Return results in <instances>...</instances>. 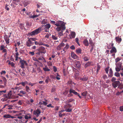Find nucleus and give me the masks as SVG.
<instances>
[{
  "label": "nucleus",
  "mask_w": 123,
  "mask_h": 123,
  "mask_svg": "<svg viewBox=\"0 0 123 123\" xmlns=\"http://www.w3.org/2000/svg\"><path fill=\"white\" fill-rule=\"evenodd\" d=\"M3 117L6 118H15L16 117H15L11 116V115L10 114H5L4 115Z\"/></svg>",
  "instance_id": "nucleus-14"
},
{
  "label": "nucleus",
  "mask_w": 123,
  "mask_h": 123,
  "mask_svg": "<svg viewBox=\"0 0 123 123\" xmlns=\"http://www.w3.org/2000/svg\"><path fill=\"white\" fill-rule=\"evenodd\" d=\"M3 97H4V98H3L2 99L3 101H6L7 100V99H9L8 94H3Z\"/></svg>",
  "instance_id": "nucleus-11"
},
{
  "label": "nucleus",
  "mask_w": 123,
  "mask_h": 123,
  "mask_svg": "<svg viewBox=\"0 0 123 123\" xmlns=\"http://www.w3.org/2000/svg\"><path fill=\"white\" fill-rule=\"evenodd\" d=\"M20 0H13V2L15 4L18 5L20 3Z\"/></svg>",
  "instance_id": "nucleus-22"
},
{
  "label": "nucleus",
  "mask_w": 123,
  "mask_h": 123,
  "mask_svg": "<svg viewBox=\"0 0 123 123\" xmlns=\"http://www.w3.org/2000/svg\"><path fill=\"white\" fill-rule=\"evenodd\" d=\"M65 23L63 21H58L56 22L55 25L57 27L56 29L57 31H64L66 29Z\"/></svg>",
  "instance_id": "nucleus-1"
},
{
  "label": "nucleus",
  "mask_w": 123,
  "mask_h": 123,
  "mask_svg": "<svg viewBox=\"0 0 123 123\" xmlns=\"http://www.w3.org/2000/svg\"><path fill=\"white\" fill-rule=\"evenodd\" d=\"M71 35L72 38H74L75 36V33L74 32H72L71 33Z\"/></svg>",
  "instance_id": "nucleus-35"
},
{
  "label": "nucleus",
  "mask_w": 123,
  "mask_h": 123,
  "mask_svg": "<svg viewBox=\"0 0 123 123\" xmlns=\"http://www.w3.org/2000/svg\"><path fill=\"white\" fill-rule=\"evenodd\" d=\"M71 56L74 59H78L79 58L78 56L74 52L71 53Z\"/></svg>",
  "instance_id": "nucleus-10"
},
{
  "label": "nucleus",
  "mask_w": 123,
  "mask_h": 123,
  "mask_svg": "<svg viewBox=\"0 0 123 123\" xmlns=\"http://www.w3.org/2000/svg\"><path fill=\"white\" fill-rule=\"evenodd\" d=\"M102 77L103 79L105 80L107 77V76L105 74L103 75L102 76Z\"/></svg>",
  "instance_id": "nucleus-56"
},
{
  "label": "nucleus",
  "mask_w": 123,
  "mask_h": 123,
  "mask_svg": "<svg viewBox=\"0 0 123 123\" xmlns=\"http://www.w3.org/2000/svg\"><path fill=\"white\" fill-rule=\"evenodd\" d=\"M114 75L117 77H119L120 76V74L118 72H115L114 74Z\"/></svg>",
  "instance_id": "nucleus-40"
},
{
  "label": "nucleus",
  "mask_w": 123,
  "mask_h": 123,
  "mask_svg": "<svg viewBox=\"0 0 123 123\" xmlns=\"http://www.w3.org/2000/svg\"><path fill=\"white\" fill-rule=\"evenodd\" d=\"M9 38H8V39H7L6 40H5V41H6V44H8L9 43Z\"/></svg>",
  "instance_id": "nucleus-53"
},
{
  "label": "nucleus",
  "mask_w": 123,
  "mask_h": 123,
  "mask_svg": "<svg viewBox=\"0 0 123 123\" xmlns=\"http://www.w3.org/2000/svg\"><path fill=\"white\" fill-rule=\"evenodd\" d=\"M28 82L27 81H25L24 82H21V84L23 86H25V85L28 84Z\"/></svg>",
  "instance_id": "nucleus-28"
},
{
  "label": "nucleus",
  "mask_w": 123,
  "mask_h": 123,
  "mask_svg": "<svg viewBox=\"0 0 123 123\" xmlns=\"http://www.w3.org/2000/svg\"><path fill=\"white\" fill-rule=\"evenodd\" d=\"M63 31H61L59 32L58 33V36L60 37L63 35L62 32Z\"/></svg>",
  "instance_id": "nucleus-29"
},
{
  "label": "nucleus",
  "mask_w": 123,
  "mask_h": 123,
  "mask_svg": "<svg viewBox=\"0 0 123 123\" xmlns=\"http://www.w3.org/2000/svg\"><path fill=\"white\" fill-rule=\"evenodd\" d=\"M43 70L45 71H50V69H49L48 67H45L43 68Z\"/></svg>",
  "instance_id": "nucleus-32"
},
{
  "label": "nucleus",
  "mask_w": 123,
  "mask_h": 123,
  "mask_svg": "<svg viewBox=\"0 0 123 123\" xmlns=\"http://www.w3.org/2000/svg\"><path fill=\"white\" fill-rule=\"evenodd\" d=\"M20 93L23 94H26V92L25 91H20Z\"/></svg>",
  "instance_id": "nucleus-61"
},
{
  "label": "nucleus",
  "mask_w": 123,
  "mask_h": 123,
  "mask_svg": "<svg viewBox=\"0 0 123 123\" xmlns=\"http://www.w3.org/2000/svg\"><path fill=\"white\" fill-rule=\"evenodd\" d=\"M42 54V53L39 51L37 53V56H40L41 57L42 56V55H41Z\"/></svg>",
  "instance_id": "nucleus-48"
},
{
  "label": "nucleus",
  "mask_w": 123,
  "mask_h": 123,
  "mask_svg": "<svg viewBox=\"0 0 123 123\" xmlns=\"http://www.w3.org/2000/svg\"><path fill=\"white\" fill-rule=\"evenodd\" d=\"M115 39L116 41L118 43H120L122 41L121 38L118 37H115Z\"/></svg>",
  "instance_id": "nucleus-19"
},
{
  "label": "nucleus",
  "mask_w": 123,
  "mask_h": 123,
  "mask_svg": "<svg viewBox=\"0 0 123 123\" xmlns=\"http://www.w3.org/2000/svg\"><path fill=\"white\" fill-rule=\"evenodd\" d=\"M29 39L31 41H35L36 40V38H30Z\"/></svg>",
  "instance_id": "nucleus-50"
},
{
  "label": "nucleus",
  "mask_w": 123,
  "mask_h": 123,
  "mask_svg": "<svg viewBox=\"0 0 123 123\" xmlns=\"http://www.w3.org/2000/svg\"><path fill=\"white\" fill-rule=\"evenodd\" d=\"M68 104L66 105L65 107V108L66 107H67L70 108L72 107V105L71 104H69L68 103Z\"/></svg>",
  "instance_id": "nucleus-45"
},
{
  "label": "nucleus",
  "mask_w": 123,
  "mask_h": 123,
  "mask_svg": "<svg viewBox=\"0 0 123 123\" xmlns=\"http://www.w3.org/2000/svg\"><path fill=\"white\" fill-rule=\"evenodd\" d=\"M69 92L70 93H73L75 95L78 94V93L76 92L74 90H73L72 88H70L69 90Z\"/></svg>",
  "instance_id": "nucleus-15"
},
{
  "label": "nucleus",
  "mask_w": 123,
  "mask_h": 123,
  "mask_svg": "<svg viewBox=\"0 0 123 123\" xmlns=\"http://www.w3.org/2000/svg\"><path fill=\"white\" fill-rule=\"evenodd\" d=\"M39 17V15H33L32 16H31L30 18H35L37 17Z\"/></svg>",
  "instance_id": "nucleus-46"
},
{
  "label": "nucleus",
  "mask_w": 123,
  "mask_h": 123,
  "mask_svg": "<svg viewBox=\"0 0 123 123\" xmlns=\"http://www.w3.org/2000/svg\"><path fill=\"white\" fill-rule=\"evenodd\" d=\"M122 63L121 62H119L118 63L115 64L116 67L121 69L122 67Z\"/></svg>",
  "instance_id": "nucleus-17"
},
{
  "label": "nucleus",
  "mask_w": 123,
  "mask_h": 123,
  "mask_svg": "<svg viewBox=\"0 0 123 123\" xmlns=\"http://www.w3.org/2000/svg\"><path fill=\"white\" fill-rule=\"evenodd\" d=\"M19 26L21 29H23V27H24V24L21 23L20 24Z\"/></svg>",
  "instance_id": "nucleus-54"
},
{
  "label": "nucleus",
  "mask_w": 123,
  "mask_h": 123,
  "mask_svg": "<svg viewBox=\"0 0 123 123\" xmlns=\"http://www.w3.org/2000/svg\"><path fill=\"white\" fill-rule=\"evenodd\" d=\"M80 63L79 61H76L75 62V67L78 69L80 67Z\"/></svg>",
  "instance_id": "nucleus-8"
},
{
  "label": "nucleus",
  "mask_w": 123,
  "mask_h": 123,
  "mask_svg": "<svg viewBox=\"0 0 123 123\" xmlns=\"http://www.w3.org/2000/svg\"><path fill=\"white\" fill-rule=\"evenodd\" d=\"M62 49V47L61 46V45H59L58 46L57 48H56V49L57 50H60Z\"/></svg>",
  "instance_id": "nucleus-41"
},
{
  "label": "nucleus",
  "mask_w": 123,
  "mask_h": 123,
  "mask_svg": "<svg viewBox=\"0 0 123 123\" xmlns=\"http://www.w3.org/2000/svg\"><path fill=\"white\" fill-rule=\"evenodd\" d=\"M121 59L118 57L117 58L115 59V62L116 63H117Z\"/></svg>",
  "instance_id": "nucleus-52"
},
{
  "label": "nucleus",
  "mask_w": 123,
  "mask_h": 123,
  "mask_svg": "<svg viewBox=\"0 0 123 123\" xmlns=\"http://www.w3.org/2000/svg\"><path fill=\"white\" fill-rule=\"evenodd\" d=\"M56 76V78L57 80H59L60 79V78L59 77H58V76L60 77V75H59L58 73H57V75Z\"/></svg>",
  "instance_id": "nucleus-55"
},
{
  "label": "nucleus",
  "mask_w": 123,
  "mask_h": 123,
  "mask_svg": "<svg viewBox=\"0 0 123 123\" xmlns=\"http://www.w3.org/2000/svg\"><path fill=\"white\" fill-rule=\"evenodd\" d=\"M52 38L54 39L55 40H56L58 39V37L54 35H52Z\"/></svg>",
  "instance_id": "nucleus-38"
},
{
  "label": "nucleus",
  "mask_w": 123,
  "mask_h": 123,
  "mask_svg": "<svg viewBox=\"0 0 123 123\" xmlns=\"http://www.w3.org/2000/svg\"><path fill=\"white\" fill-rule=\"evenodd\" d=\"M25 119L28 120L29 119L31 118V116H28L27 114L25 116Z\"/></svg>",
  "instance_id": "nucleus-34"
},
{
  "label": "nucleus",
  "mask_w": 123,
  "mask_h": 123,
  "mask_svg": "<svg viewBox=\"0 0 123 123\" xmlns=\"http://www.w3.org/2000/svg\"><path fill=\"white\" fill-rule=\"evenodd\" d=\"M5 48V47L4 45H1L0 47V50H2L4 49Z\"/></svg>",
  "instance_id": "nucleus-39"
},
{
  "label": "nucleus",
  "mask_w": 123,
  "mask_h": 123,
  "mask_svg": "<svg viewBox=\"0 0 123 123\" xmlns=\"http://www.w3.org/2000/svg\"><path fill=\"white\" fill-rule=\"evenodd\" d=\"M44 28L45 29H49L51 27V25L50 24H48L44 25Z\"/></svg>",
  "instance_id": "nucleus-23"
},
{
  "label": "nucleus",
  "mask_w": 123,
  "mask_h": 123,
  "mask_svg": "<svg viewBox=\"0 0 123 123\" xmlns=\"http://www.w3.org/2000/svg\"><path fill=\"white\" fill-rule=\"evenodd\" d=\"M34 43L35 45H41L43 44V43L42 42H38L36 41H35Z\"/></svg>",
  "instance_id": "nucleus-21"
},
{
  "label": "nucleus",
  "mask_w": 123,
  "mask_h": 123,
  "mask_svg": "<svg viewBox=\"0 0 123 123\" xmlns=\"http://www.w3.org/2000/svg\"><path fill=\"white\" fill-rule=\"evenodd\" d=\"M117 52V49L114 47H112L110 50V52L111 53H116Z\"/></svg>",
  "instance_id": "nucleus-18"
},
{
  "label": "nucleus",
  "mask_w": 123,
  "mask_h": 123,
  "mask_svg": "<svg viewBox=\"0 0 123 123\" xmlns=\"http://www.w3.org/2000/svg\"><path fill=\"white\" fill-rule=\"evenodd\" d=\"M72 109H71L68 108L65 110V111L66 112H70L72 111Z\"/></svg>",
  "instance_id": "nucleus-43"
},
{
  "label": "nucleus",
  "mask_w": 123,
  "mask_h": 123,
  "mask_svg": "<svg viewBox=\"0 0 123 123\" xmlns=\"http://www.w3.org/2000/svg\"><path fill=\"white\" fill-rule=\"evenodd\" d=\"M120 84V82L119 81H115L112 83V85L114 88H115Z\"/></svg>",
  "instance_id": "nucleus-7"
},
{
  "label": "nucleus",
  "mask_w": 123,
  "mask_h": 123,
  "mask_svg": "<svg viewBox=\"0 0 123 123\" xmlns=\"http://www.w3.org/2000/svg\"><path fill=\"white\" fill-rule=\"evenodd\" d=\"M6 90H3L0 91V94H1V95L3 94V92L6 93Z\"/></svg>",
  "instance_id": "nucleus-47"
},
{
  "label": "nucleus",
  "mask_w": 123,
  "mask_h": 123,
  "mask_svg": "<svg viewBox=\"0 0 123 123\" xmlns=\"http://www.w3.org/2000/svg\"><path fill=\"white\" fill-rule=\"evenodd\" d=\"M83 59L84 61H87L89 60L90 59V57L87 56H82Z\"/></svg>",
  "instance_id": "nucleus-20"
},
{
  "label": "nucleus",
  "mask_w": 123,
  "mask_h": 123,
  "mask_svg": "<svg viewBox=\"0 0 123 123\" xmlns=\"http://www.w3.org/2000/svg\"><path fill=\"white\" fill-rule=\"evenodd\" d=\"M38 50L39 51L43 54H45L46 52L45 48L42 46L40 47L38 49Z\"/></svg>",
  "instance_id": "nucleus-4"
},
{
  "label": "nucleus",
  "mask_w": 123,
  "mask_h": 123,
  "mask_svg": "<svg viewBox=\"0 0 123 123\" xmlns=\"http://www.w3.org/2000/svg\"><path fill=\"white\" fill-rule=\"evenodd\" d=\"M12 91H10L8 93V97H9V99L13 98V96L12 95Z\"/></svg>",
  "instance_id": "nucleus-13"
},
{
  "label": "nucleus",
  "mask_w": 123,
  "mask_h": 123,
  "mask_svg": "<svg viewBox=\"0 0 123 123\" xmlns=\"http://www.w3.org/2000/svg\"><path fill=\"white\" fill-rule=\"evenodd\" d=\"M118 88L121 89L123 88V85L122 84H119L118 85Z\"/></svg>",
  "instance_id": "nucleus-44"
},
{
  "label": "nucleus",
  "mask_w": 123,
  "mask_h": 123,
  "mask_svg": "<svg viewBox=\"0 0 123 123\" xmlns=\"http://www.w3.org/2000/svg\"><path fill=\"white\" fill-rule=\"evenodd\" d=\"M87 92L86 91H85L83 92L82 93V95L83 96H86V95L87 94Z\"/></svg>",
  "instance_id": "nucleus-36"
},
{
  "label": "nucleus",
  "mask_w": 123,
  "mask_h": 123,
  "mask_svg": "<svg viewBox=\"0 0 123 123\" xmlns=\"http://www.w3.org/2000/svg\"><path fill=\"white\" fill-rule=\"evenodd\" d=\"M97 70L98 71H99L100 69V66L99 64H98L97 66Z\"/></svg>",
  "instance_id": "nucleus-59"
},
{
  "label": "nucleus",
  "mask_w": 123,
  "mask_h": 123,
  "mask_svg": "<svg viewBox=\"0 0 123 123\" xmlns=\"http://www.w3.org/2000/svg\"><path fill=\"white\" fill-rule=\"evenodd\" d=\"M82 50L81 48L78 49L76 50V51L77 53L81 54Z\"/></svg>",
  "instance_id": "nucleus-26"
},
{
  "label": "nucleus",
  "mask_w": 123,
  "mask_h": 123,
  "mask_svg": "<svg viewBox=\"0 0 123 123\" xmlns=\"http://www.w3.org/2000/svg\"><path fill=\"white\" fill-rule=\"evenodd\" d=\"M19 63H20L21 65L20 67L22 68H25L24 64L26 66L28 65V64L27 63L26 61H25L24 60H20Z\"/></svg>",
  "instance_id": "nucleus-3"
},
{
  "label": "nucleus",
  "mask_w": 123,
  "mask_h": 123,
  "mask_svg": "<svg viewBox=\"0 0 123 123\" xmlns=\"http://www.w3.org/2000/svg\"><path fill=\"white\" fill-rule=\"evenodd\" d=\"M69 45L68 44H66V46L63 49V50L65 52L67 50V49L69 48Z\"/></svg>",
  "instance_id": "nucleus-25"
},
{
  "label": "nucleus",
  "mask_w": 123,
  "mask_h": 123,
  "mask_svg": "<svg viewBox=\"0 0 123 123\" xmlns=\"http://www.w3.org/2000/svg\"><path fill=\"white\" fill-rule=\"evenodd\" d=\"M63 75L64 76H65L67 75V73L66 72L65 70V69H63Z\"/></svg>",
  "instance_id": "nucleus-33"
},
{
  "label": "nucleus",
  "mask_w": 123,
  "mask_h": 123,
  "mask_svg": "<svg viewBox=\"0 0 123 123\" xmlns=\"http://www.w3.org/2000/svg\"><path fill=\"white\" fill-rule=\"evenodd\" d=\"M25 88L26 89V91L28 92H29V91L30 90L28 86H26L25 87Z\"/></svg>",
  "instance_id": "nucleus-42"
},
{
  "label": "nucleus",
  "mask_w": 123,
  "mask_h": 123,
  "mask_svg": "<svg viewBox=\"0 0 123 123\" xmlns=\"http://www.w3.org/2000/svg\"><path fill=\"white\" fill-rule=\"evenodd\" d=\"M74 100V99L72 98H70L66 102L67 103H69L70 102L73 101Z\"/></svg>",
  "instance_id": "nucleus-31"
},
{
  "label": "nucleus",
  "mask_w": 123,
  "mask_h": 123,
  "mask_svg": "<svg viewBox=\"0 0 123 123\" xmlns=\"http://www.w3.org/2000/svg\"><path fill=\"white\" fill-rule=\"evenodd\" d=\"M42 28L41 27H39L37 29L31 32L30 33V35L32 36L37 34L42 31Z\"/></svg>",
  "instance_id": "nucleus-2"
},
{
  "label": "nucleus",
  "mask_w": 123,
  "mask_h": 123,
  "mask_svg": "<svg viewBox=\"0 0 123 123\" xmlns=\"http://www.w3.org/2000/svg\"><path fill=\"white\" fill-rule=\"evenodd\" d=\"M53 69L54 71L55 72H56L57 71V69L56 67L55 66H54L53 67Z\"/></svg>",
  "instance_id": "nucleus-58"
},
{
  "label": "nucleus",
  "mask_w": 123,
  "mask_h": 123,
  "mask_svg": "<svg viewBox=\"0 0 123 123\" xmlns=\"http://www.w3.org/2000/svg\"><path fill=\"white\" fill-rule=\"evenodd\" d=\"M109 67H107L105 68V71L106 72V73L107 74H108V73L109 69Z\"/></svg>",
  "instance_id": "nucleus-37"
},
{
  "label": "nucleus",
  "mask_w": 123,
  "mask_h": 123,
  "mask_svg": "<svg viewBox=\"0 0 123 123\" xmlns=\"http://www.w3.org/2000/svg\"><path fill=\"white\" fill-rule=\"evenodd\" d=\"M113 75V73L111 68L110 69L109 74L108 75V76L110 77H112Z\"/></svg>",
  "instance_id": "nucleus-16"
},
{
  "label": "nucleus",
  "mask_w": 123,
  "mask_h": 123,
  "mask_svg": "<svg viewBox=\"0 0 123 123\" xmlns=\"http://www.w3.org/2000/svg\"><path fill=\"white\" fill-rule=\"evenodd\" d=\"M83 44L86 46H87L89 45L88 41L86 39L83 41Z\"/></svg>",
  "instance_id": "nucleus-24"
},
{
  "label": "nucleus",
  "mask_w": 123,
  "mask_h": 123,
  "mask_svg": "<svg viewBox=\"0 0 123 123\" xmlns=\"http://www.w3.org/2000/svg\"><path fill=\"white\" fill-rule=\"evenodd\" d=\"M4 38L5 41L7 39H8V38H9L8 37H7V35H5V36Z\"/></svg>",
  "instance_id": "nucleus-63"
},
{
  "label": "nucleus",
  "mask_w": 123,
  "mask_h": 123,
  "mask_svg": "<svg viewBox=\"0 0 123 123\" xmlns=\"http://www.w3.org/2000/svg\"><path fill=\"white\" fill-rule=\"evenodd\" d=\"M47 22V20L46 19H44L42 22V24H45Z\"/></svg>",
  "instance_id": "nucleus-30"
},
{
  "label": "nucleus",
  "mask_w": 123,
  "mask_h": 123,
  "mask_svg": "<svg viewBox=\"0 0 123 123\" xmlns=\"http://www.w3.org/2000/svg\"><path fill=\"white\" fill-rule=\"evenodd\" d=\"M6 71H5L4 70V71H2L1 72L0 74L1 75H2L3 74H6Z\"/></svg>",
  "instance_id": "nucleus-60"
},
{
  "label": "nucleus",
  "mask_w": 123,
  "mask_h": 123,
  "mask_svg": "<svg viewBox=\"0 0 123 123\" xmlns=\"http://www.w3.org/2000/svg\"><path fill=\"white\" fill-rule=\"evenodd\" d=\"M36 57L37 58V60L38 59L39 60H42V58H41V57H40V56H37Z\"/></svg>",
  "instance_id": "nucleus-57"
},
{
  "label": "nucleus",
  "mask_w": 123,
  "mask_h": 123,
  "mask_svg": "<svg viewBox=\"0 0 123 123\" xmlns=\"http://www.w3.org/2000/svg\"><path fill=\"white\" fill-rule=\"evenodd\" d=\"M89 44L91 45V46H94V43L91 38H90L89 40Z\"/></svg>",
  "instance_id": "nucleus-27"
},
{
  "label": "nucleus",
  "mask_w": 123,
  "mask_h": 123,
  "mask_svg": "<svg viewBox=\"0 0 123 123\" xmlns=\"http://www.w3.org/2000/svg\"><path fill=\"white\" fill-rule=\"evenodd\" d=\"M41 113V112L39 109H37L33 111V114L36 115V117H38Z\"/></svg>",
  "instance_id": "nucleus-5"
},
{
  "label": "nucleus",
  "mask_w": 123,
  "mask_h": 123,
  "mask_svg": "<svg viewBox=\"0 0 123 123\" xmlns=\"http://www.w3.org/2000/svg\"><path fill=\"white\" fill-rule=\"evenodd\" d=\"M3 80L5 83H6L7 82V80L5 77H3Z\"/></svg>",
  "instance_id": "nucleus-62"
},
{
  "label": "nucleus",
  "mask_w": 123,
  "mask_h": 123,
  "mask_svg": "<svg viewBox=\"0 0 123 123\" xmlns=\"http://www.w3.org/2000/svg\"><path fill=\"white\" fill-rule=\"evenodd\" d=\"M121 69L116 67V68H115V70H116V71L117 72H119L120 71Z\"/></svg>",
  "instance_id": "nucleus-49"
},
{
  "label": "nucleus",
  "mask_w": 123,
  "mask_h": 123,
  "mask_svg": "<svg viewBox=\"0 0 123 123\" xmlns=\"http://www.w3.org/2000/svg\"><path fill=\"white\" fill-rule=\"evenodd\" d=\"M88 78V76L84 75L82 78H80V80L81 81H85L87 80Z\"/></svg>",
  "instance_id": "nucleus-9"
},
{
  "label": "nucleus",
  "mask_w": 123,
  "mask_h": 123,
  "mask_svg": "<svg viewBox=\"0 0 123 123\" xmlns=\"http://www.w3.org/2000/svg\"><path fill=\"white\" fill-rule=\"evenodd\" d=\"M116 80V78L114 77H113L111 80V81L113 83Z\"/></svg>",
  "instance_id": "nucleus-51"
},
{
  "label": "nucleus",
  "mask_w": 123,
  "mask_h": 123,
  "mask_svg": "<svg viewBox=\"0 0 123 123\" xmlns=\"http://www.w3.org/2000/svg\"><path fill=\"white\" fill-rule=\"evenodd\" d=\"M34 44V42L31 41L29 39L26 42V44L28 47H30L31 46L33 45Z\"/></svg>",
  "instance_id": "nucleus-6"
},
{
  "label": "nucleus",
  "mask_w": 123,
  "mask_h": 123,
  "mask_svg": "<svg viewBox=\"0 0 123 123\" xmlns=\"http://www.w3.org/2000/svg\"><path fill=\"white\" fill-rule=\"evenodd\" d=\"M47 79L45 80V82L46 83H48L49 82V77H47Z\"/></svg>",
  "instance_id": "nucleus-64"
},
{
  "label": "nucleus",
  "mask_w": 123,
  "mask_h": 123,
  "mask_svg": "<svg viewBox=\"0 0 123 123\" xmlns=\"http://www.w3.org/2000/svg\"><path fill=\"white\" fill-rule=\"evenodd\" d=\"M92 62H88L87 63H86L84 66V67L85 68H86L87 67H90L92 65L91 64V63Z\"/></svg>",
  "instance_id": "nucleus-12"
}]
</instances>
